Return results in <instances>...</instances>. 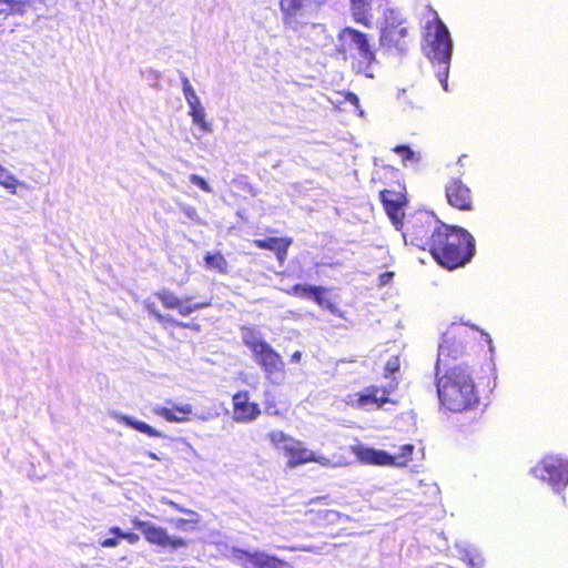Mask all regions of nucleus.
I'll use <instances>...</instances> for the list:
<instances>
[{
	"instance_id": "1",
	"label": "nucleus",
	"mask_w": 568,
	"mask_h": 568,
	"mask_svg": "<svg viewBox=\"0 0 568 568\" xmlns=\"http://www.w3.org/2000/svg\"><path fill=\"white\" fill-rule=\"evenodd\" d=\"M463 354V344L456 342L452 332L442 336L436 361L437 395L442 407L453 413H462L474 408L479 403V395L473 373L465 364L450 365Z\"/></svg>"
},
{
	"instance_id": "2",
	"label": "nucleus",
	"mask_w": 568,
	"mask_h": 568,
	"mask_svg": "<svg viewBox=\"0 0 568 568\" xmlns=\"http://www.w3.org/2000/svg\"><path fill=\"white\" fill-rule=\"evenodd\" d=\"M475 250V239L467 230L446 224V231L437 234L429 253L440 266L455 270L469 263Z\"/></svg>"
},
{
	"instance_id": "3",
	"label": "nucleus",
	"mask_w": 568,
	"mask_h": 568,
	"mask_svg": "<svg viewBox=\"0 0 568 568\" xmlns=\"http://www.w3.org/2000/svg\"><path fill=\"white\" fill-rule=\"evenodd\" d=\"M434 19L427 24L424 52L432 65L436 68V75L445 91H448V75L452 59V40L449 31L434 11Z\"/></svg>"
},
{
	"instance_id": "4",
	"label": "nucleus",
	"mask_w": 568,
	"mask_h": 568,
	"mask_svg": "<svg viewBox=\"0 0 568 568\" xmlns=\"http://www.w3.org/2000/svg\"><path fill=\"white\" fill-rule=\"evenodd\" d=\"M378 181L383 182L384 189L379 191V200L389 217L390 222L397 230L404 227L405 206L408 203L407 192L400 180L398 170L385 168L378 175Z\"/></svg>"
},
{
	"instance_id": "5",
	"label": "nucleus",
	"mask_w": 568,
	"mask_h": 568,
	"mask_svg": "<svg viewBox=\"0 0 568 568\" xmlns=\"http://www.w3.org/2000/svg\"><path fill=\"white\" fill-rule=\"evenodd\" d=\"M442 231H446V224L442 223L433 214L419 212L408 220L403 237L406 244L430 252L437 240V234Z\"/></svg>"
},
{
	"instance_id": "6",
	"label": "nucleus",
	"mask_w": 568,
	"mask_h": 568,
	"mask_svg": "<svg viewBox=\"0 0 568 568\" xmlns=\"http://www.w3.org/2000/svg\"><path fill=\"white\" fill-rule=\"evenodd\" d=\"M271 445L287 457L286 465L295 468L308 463L325 465L328 459L318 456L315 452L305 447L304 443L295 439L283 430H272L267 434Z\"/></svg>"
},
{
	"instance_id": "7",
	"label": "nucleus",
	"mask_w": 568,
	"mask_h": 568,
	"mask_svg": "<svg viewBox=\"0 0 568 568\" xmlns=\"http://www.w3.org/2000/svg\"><path fill=\"white\" fill-rule=\"evenodd\" d=\"M242 341L267 377L284 372L285 363L281 354L254 328H243Z\"/></svg>"
},
{
	"instance_id": "8",
	"label": "nucleus",
	"mask_w": 568,
	"mask_h": 568,
	"mask_svg": "<svg viewBox=\"0 0 568 568\" xmlns=\"http://www.w3.org/2000/svg\"><path fill=\"white\" fill-rule=\"evenodd\" d=\"M397 388L398 382L395 379L386 386L368 385L364 389L348 395L346 403L358 409L381 410L387 405H398V400L393 396Z\"/></svg>"
},
{
	"instance_id": "9",
	"label": "nucleus",
	"mask_w": 568,
	"mask_h": 568,
	"mask_svg": "<svg viewBox=\"0 0 568 568\" xmlns=\"http://www.w3.org/2000/svg\"><path fill=\"white\" fill-rule=\"evenodd\" d=\"M337 39L342 53H349L365 67H369L376 61L375 48L367 33L353 27H345L338 32Z\"/></svg>"
},
{
	"instance_id": "10",
	"label": "nucleus",
	"mask_w": 568,
	"mask_h": 568,
	"mask_svg": "<svg viewBox=\"0 0 568 568\" xmlns=\"http://www.w3.org/2000/svg\"><path fill=\"white\" fill-rule=\"evenodd\" d=\"M531 473L536 478L547 481L555 490L568 485V460L558 456L544 457Z\"/></svg>"
},
{
	"instance_id": "11",
	"label": "nucleus",
	"mask_w": 568,
	"mask_h": 568,
	"mask_svg": "<svg viewBox=\"0 0 568 568\" xmlns=\"http://www.w3.org/2000/svg\"><path fill=\"white\" fill-rule=\"evenodd\" d=\"M133 527L140 530L145 540L163 549L178 550L187 546V541L182 537L170 536L165 528L155 526L149 521L134 518Z\"/></svg>"
},
{
	"instance_id": "12",
	"label": "nucleus",
	"mask_w": 568,
	"mask_h": 568,
	"mask_svg": "<svg viewBox=\"0 0 568 568\" xmlns=\"http://www.w3.org/2000/svg\"><path fill=\"white\" fill-rule=\"evenodd\" d=\"M329 287L320 286V285H308V284H295L290 288L284 290L287 295L295 296L298 298H311L314 301L316 305L321 308H325L329 311L332 314L343 317V312L337 306L336 303L329 301L326 297Z\"/></svg>"
},
{
	"instance_id": "13",
	"label": "nucleus",
	"mask_w": 568,
	"mask_h": 568,
	"mask_svg": "<svg viewBox=\"0 0 568 568\" xmlns=\"http://www.w3.org/2000/svg\"><path fill=\"white\" fill-rule=\"evenodd\" d=\"M408 30L402 21L395 18H386L379 34V44L387 50L400 53L408 49Z\"/></svg>"
},
{
	"instance_id": "14",
	"label": "nucleus",
	"mask_w": 568,
	"mask_h": 568,
	"mask_svg": "<svg viewBox=\"0 0 568 568\" xmlns=\"http://www.w3.org/2000/svg\"><path fill=\"white\" fill-rule=\"evenodd\" d=\"M445 197L455 210L466 212L474 210L473 191L460 178H453L445 184Z\"/></svg>"
},
{
	"instance_id": "15",
	"label": "nucleus",
	"mask_w": 568,
	"mask_h": 568,
	"mask_svg": "<svg viewBox=\"0 0 568 568\" xmlns=\"http://www.w3.org/2000/svg\"><path fill=\"white\" fill-rule=\"evenodd\" d=\"M327 497H316L311 500L312 507L306 511L308 521L317 528H327L336 525L341 519V514L334 509L322 508V501Z\"/></svg>"
},
{
	"instance_id": "16",
	"label": "nucleus",
	"mask_w": 568,
	"mask_h": 568,
	"mask_svg": "<svg viewBox=\"0 0 568 568\" xmlns=\"http://www.w3.org/2000/svg\"><path fill=\"white\" fill-rule=\"evenodd\" d=\"M233 418L236 422L247 423L254 420L261 409L257 403L250 400L247 390L237 392L232 397Z\"/></svg>"
},
{
	"instance_id": "17",
	"label": "nucleus",
	"mask_w": 568,
	"mask_h": 568,
	"mask_svg": "<svg viewBox=\"0 0 568 568\" xmlns=\"http://www.w3.org/2000/svg\"><path fill=\"white\" fill-rule=\"evenodd\" d=\"M155 296L160 300L162 305L166 310H178L182 316H187L191 313L202 310L210 305V303H184L183 300L178 297L173 292L169 290H160L155 293Z\"/></svg>"
},
{
	"instance_id": "18",
	"label": "nucleus",
	"mask_w": 568,
	"mask_h": 568,
	"mask_svg": "<svg viewBox=\"0 0 568 568\" xmlns=\"http://www.w3.org/2000/svg\"><path fill=\"white\" fill-rule=\"evenodd\" d=\"M328 0H280L283 21L286 24L296 22L297 18L307 9L318 8Z\"/></svg>"
},
{
	"instance_id": "19",
	"label": "nucleus",
	"mask_w": 568,
	"mask_h": 568,
	"mask_svg": "<svg viewBox=\"0 0 568 568\" xmlns=\"http://www.w3.org/2000/svg\"><path fill=\"white\" fill-rule=\"evenodd\" d=\"M292 243L293 239L287 236L257 239L253 241L254 246L257 248L272 251L281 264L285 262Z\"/></svg>"
},
{
	"instance_id": "20",
	"label": "nucleus",
	"mask_w": 568,
	"mask_h": 568,
	"mask_svg": "<svg viewBox=\"0 0 568 568\" xmlns=\"http://www.w3.org/2000/svg\"><path fill=\"white\" fill-rule=\"evenodd\" d=\"M144 307L148 311V313L153 316L162 326L166 327L168 325H171L173 327H180V328H189L195 332H199L201 329L200 324L194 322H180L173 318L172 316L162 314L156 305L153 302L145 301Z\"/></svg>"
},
{
	"instance_id": "21",
	"label": "nucleus",
	"mask_w": 568,
	"mask_h": 568,
	"mask_svg": "<svg viewBox=\"0 0 568 568\" xmlns=\"http://www.w3.org/2000/svg\"><path fill=\"white\" fill-rule=\"evenodd\" d=\"M352 18L356 23L366 28L373 24L372 2L373 0H349Z\"/></svg>"
},
{
	"instance_id": "22",
	"label": "nucleus",
	"mask_w": 568,
	"mask_h": 568,
	"mask_svg": "<svg viewBox=\"0 0 568 568\" xmlns=\"http://www.w3.org/2000/svg\"><path fill=\"white\" fill-rule=\"evenodd\" d=\"M358 457L362 462L369 465L376 466H394L393 455L388 454L385 450L376 449V448H362L358 452Z\"/></svg>"
},
{
	"instance_id": "23",
	"label": "nucleus",
	"mask_w": 568,
	"mask_h": 568,
	"mask_svg": "<svg viewBox=\"0 0 568 568\" xmlns=\"http://www.w3.org/2000/svg\"><path fill=\"white\" fill-rule=\"evenodd\" d=\"M155 414L163 417L168 422H185L192 413V407L189 404L174 405L173 407H156Z\"/></svg>"
},
{
	"instance_id": "24",
	"label": "nucleus",
	"mask_w": 568,
	"mask_h": 568,
	"mask_svg": "<svg viewBox=\"0 0 568 568\" xmlns=\"http://www.w3.org/2000/svg\"><path fill=\"white\" fill-rule=\"evenodd\" d=\"M27 1L23 0H0V33L4 31V23L9 16L21 14L24 11Z\"/></svg>"
},
{
	"instance_id": "25",
	"label": "nucleus",
	"mask_w": 568,
	"mask_h": 568,
	"mask_svg": "<svg viewBox=\"0 0 568 568\" xmlns=\"http://www.w3.org/2000/svg\"><path fill=\"white\" fill-rule=\"evenodd\" d=\"M204 265L209 270H214L220 274H227L229 262L222 252L216 251L204 255Z\"/></svg>"
},
{
	"instance_id": "26",
	"label": "nucleus",
	"mask_w": 568,
	"mask_h": 568,
	"mask_svg": "<svg viewBox=\"0 0 568 568\" xmlns=\"http://www.w3.org/2000/svg\"><path fill=\"white\" fill-rule=\"evenodd\" d=\"M285 566L286 562L276 556L257 551V555L254 556L251 568H284Z\"/></svg>"
},
{
	"instance_id": "27",
	"label": "nucleus",
	"mask_w": 568,
	"mask_h": 568,
	"mask_svg": "<svg viewBox=\"0 0 568 568\" xmlns=\"http://www.w3.org/2000/svg\"><path fill=\"white\" fill-rule=\"evenodd\" d=\"M120 422L132 427L133 429L143 433L150 437H161L162 433L142 420H135L129 416H121Z\"/></svg>"
},
{
	"instance_id": "28",
	"label": "nucleus",
	"mask_w": 568,
	"mask_h": 568,
	"mask_svg": "<svg viewBox=\"0 0 568 568\" xmlns=\"http://www.w3.org/2000/svg\"><path fill=\"white\" fill-rule=\"evenodd\" d=\"M190 115L192 116L193 123L202 131H211V124L205 121V112L201 102L190 106Z\"/></svg>"
},
{
	"instance_id": "29",
	"label": "nucleus",
	"mask_w": 568,
	"mask_h": 568,
	"mask_svg": "<svg viewBox=\"0 0 568 568\" xmlns=\"http://www.w3.org/2000/svg\"><path fill=\"white\" fill-rule=\"evenodd\" d=\"M415 450V446L413 444H405L399 448V453L397 455H393L395 459V467H406L413 460V454Z\"/></svg>"
},
{
	"instance_id": "30",
	"label": "nucleus",
	"mask_w": 568,
	"mask_h": 568,
	"mask_svg": "<svg viewBox=\"0 0 568 568\" xmlns=\"http://www.w3.org/2000/svg\"><path fill=\"white\" fill-rule=\"evenodd\" d=\"M18 184L19 181L17 180V178L0 165V185L10 190L11 193H16Z\"/></svg>"
},
{
	"instance_id": "31",
	"label": "nucleus",
	"mask_w": 568,
	"mask_h": 568,
	"mask_svg": "<svg viewBox=\"0 0 568 568\" xmlns=\"http://www.w3.org/2000/svg\"><path fill=\"white\" fill-rule=\"evenodd\" d=\"M110 534L118 536V538L126 540L131 545L140 541V536L132 531H123L120 527L113 526L109 529Z\"/></svg>"
},
{
	"instance_id": "32",
	"label": "nucleus",
	"mask_w": 568,
	"mask_h": 568,
	"mask_svg": "<svg viewBox=\"0 0 568 568\" xmlns=\"http://www.w3.org/2000/svg\"><path fill=\"white\" fill-rule=\"evenodd\" d=\"M257 551H248L244 549H234L233 555L234 557L240 560L244 568H251V565L254 560V556L257 555Z\"/></svg>"
},
{
	"instance_id": "33",
	"label": "nucleus",
	"mask_w": 568,
	"mask_h": 568,
	"mask_svg": "<svg viewBox=\"0 0 568 568\" xmlns=\"http://www.w3.org/2000/svg\"><path fill=\"white\" fill-rule=\"evenodd\" d=\"M400 369V358L394 355L384 365V377L390 378Z\"/></svg>"
},
{
	"instance_id": "34",
	"label": "nucleus",
	"mask_w": 568,
	"mask_h": 568,
	"mask_svg": "<svg viewBox=\"0 0 568 568\" xmlns=\"http://www.w3.org/2000/svg\"><path fill=\"white\" fill-rule=\"evenodd\" d=\"M183 93L189 106L200 103V100L187 78H183Z\"/></svg>"
},
{
	"instance_id": "35",
	"label": "nucleus",
	"mask_w": 568,
	"mask_h": 568,
	"mask_svg": "<svg viewBox=\"0 0 568 568\" xmlns=\"http://www.w3.org/2000/svg\"><path fill=\"white\" fill-rule=\"evenodd\" d=\"M190 181L199 186L202 191L206 192V193H211L212 192V187L209 185V183L205 181L204 178L197 175V174H192L190 176Z\"/></svg>"
},
{
	"instance_id": "36",
	"label": "nucleus",
	"mask_w": 568,
	"mask_h": 568,
	"mask_svg": "<svg viewBox=\"0 0 568 568\" xmlns=\"http://www.w3.org/2000/svg\"><path fill=\"white\" fill-rule=\"evenodd\" d=\"M393 150L405 161L412 160L414 156V152L408 145H396Z\"/></svg>"
},
{
	"instance_id": "37",
	"label": "nucleus",
	"mask_w": 568,
	"mask_h": 568,
	"mask_svg": "<svg viewBox=\"0 0 568 568\" xmlns=\"http://www.w3.org/2000/svg\"><path fill=\"white\" fill-rule=\"evenodd\" d=\"M197 520L179 518L174 521V527L181 530H189L195 528Z\"/></svg>"
},
{
	"instance_id": "38",
	"label": "nucleus",
	"mask_w": 568,
	"mask_h": 568,
	"mask_svg": "<svg viewBox=\"0 0 568 568\" xmlns=\"http://www.w3.org/2000/svg\"><path fill=\"white\" fill-rule=\"evenodd\" d=\"M121 538H118V536L109 537L100 541V546L103 548H114L120 545Z\"/></svg>"
},
{
	"instance_id": "39",
	"label": "nucleus",
	"mask_w": 568,
	"mask_h": 568,
	"mask_svg": "<svg viewBox=\"0 0 568 568\" xmlns=\"http://www.w3.org/2000/svg\"><path fill=\"white\" fill-rule=\"evenodd\" d=\"M344 99L346 102H349L355 108H357L359 105V99L354 92H351V91L345 92Z\"/></svg>"
},
{
	"instance_id": "40",
	"label": "nucleus",
	"mask_w": 568,
	"mask_h": 568,
	"mask_svg": "<svg viewBox=\"0 0 568 568\" xmlns=\"http://www.w3.org/2000/svg\"><path fill=\"white\" fill-rule=\"evenodd\" d=\"M394 273L393 272H384L379 275V284L382 285H385L387 284L390 278L393 277Z\"/></svg>"
},
{
	"instance_id": "41",
	"label": "nucleus",
	"mask_w": 568,
	"mask_h": 568,
	"mask_svg": "<svg viewBox=\"0 0 568 568\" xmlns=\"http://www.w3.org/2000/svg\"><path fill=\"white\" fill-rule=\"evenodd\" d=\"M170 505H171L174 509H176L178 511H181V513H187V514H191V515L196 516V514H195L194 511H192V510H187V509H184L183 507H181V506L176 505V504H175V503H173V501H171V503H170Z\"/></svg>"
},
{
	"instance_id": "42",
	"label": "nucleus",
	"mask_w": 568,
	"mask_h": 568,
	"mask_svg": "<svg viewBox=\"0 0 568 568\" xmlns=\"http://www.w3.org/2000/svg\"><path fill=\"white\" fill-rule=\"evenodd\" d=\"M292 357H293V359H295V361H300V358H301V353H300V352H295V353L293 354V356H292Z\"/></svg>"
},
{
	"instance_id": "43",
	"label": "nucleus",
	"mask_w": 568,
	"mask_h": 568,
	"mask_svg": "<svg viewBox=\"0 0 568 568\" xmlns=\"http://www.w3.org/2000/svg\"><path fill=\"white\" fill-rule=\"evenodd\" d=\"M149 457L152 459H159V457L154 453H149Z\"/></svg>"
},
{
	"instance_id": "44",
	"label": "nucleus",
	"mask_w": 568,
	"mask_h": 568,
	"mask_svg": "<svg viewBox=\"0 0 568 568\" xmlns=\"http://www.w3.org/2000/svg\"><path fill=\"white\" fill-rule=\"evenodd\" d=\"M466 155H462L459 159H458V163H462L463 159L465 158Z\"/></svg>"
}]
</instances>
